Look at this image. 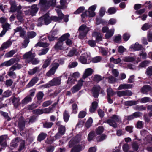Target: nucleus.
Wrapping results in <instances>:
<instances>
[{
  "instance_id": "obj_1",
  "label": "nucleus",
  "mask_w": 152,
  "mask_h": 152,
  "mask_svg": "<svg viewBox=\"0 0 152 152\" xmlns=\"http://www.w3.org/2000/svg\"><path fill=\"white\" fill-rule=\"evenodd\" d=\"M107 122L110 126L116 128L117 123L121 122V119L118 116L114 115L107 121Z\"/></svg>"
},
{
  "instance_id": "obj_2",
  "label": "nucleus",
  "mask_w": 152,
  "mask_h": 152,
  "mask_svg": "<svg viewBox=\"0 0 152 152\" xmlns=\"http://www.w3.org/2000/svg\"><path fill=\"white\" fill-rule=\"evenodd\" d=\"M51 21V18L49 17L48 14H46L39 19L38 20L37 26H41L44 23L47 25L50 23Z\"/></svg>"
},
{
  "instance_id": "obj_3",
  "label": "nucleus",
  "mask_w": 152,
  "mask_h": 152,
  "mask_svg": "<svg viewBox=\"0 0 152 152\" xmlns=\"http://www.w3.org/2000/svg\"><path fill=\"white\" fill-rule=\"evenodd\" d=\"M90 30L89 28L87 27L86 25L83 24L81 25L79 28V38L80 39H83L84 38Z\"/></svg>"
},
{
  "instance_id": "obj_4",
  "label": "nucleus",
  "mask_w": 152,
  "mask_h": 152,
  "mask_svg": "<svg viewBox=\"0 0 152 152\" xmlns=\"http://www.w3.org/2000/svg\"><path fill=\"white\" fill-rule=\"evenodd\" d=\"M61 79L60 78H55L50 81L48 83L43 85L42 88H46L51 86H58L61 84Z\"/></svg>"
},
{
  "instance_id": "obj_5",
  "label": "nucleus",
  "mask_w": 152,
  "mask_h": 152,
  "mask_svg": "<svg viewBox=\"0 0 152 152\" xmlns=\"http://www.w3.org/2000/svg\"><path fill=\"white\" fill-rule=\"evenodd\" d=\"M84 81L82 78H80L77 82V84L73 86L71 88V90L72 92L75 93L80 90L83 86Z\"/></svg>"
},
{
  "instance_id": "obj_6",
  "label": "nucleus",
  "mask_w": 152,
  "mask_h": 152,
  "mask_svg": "<svg viewBox=\"0 0 152 152\" xmlns=\"http://www.w3.org/2000/svg\"><path fill=\"white\" fill-rule=\"evenodd\" d=\"M56 125L59 127L58 132L55 135L56 138L57 139L59 138L61 136L64 134L65 132V128L64 126L60 124L59 122H57Z\"/></svg>"
},
{
  "instance_id": "obj_7",
  "label": "nucleus",
  "mask_w": 152,
  "mask_h": 152,
  "mask_svg": "<svg viewBox=\"0 0 152 152\" xmlns=\"http://www.w3.org/2000/svg\"><path fill=\"white\" fill-rule=\"evenodd\" d=\"M32 49L31 51L26 53L23 56V58L25 59L28 62H30L35 56V53H32Z\"/></svg>"
},
{
  "instance_id": "obj_8",
  "label": "nucleus",
  "mask_w": 152,
  "mask_h": 152,
  "mask_svg": "<svg viewBox=\"0 0 152 152\" xmlns=\"http://www.w3.org/2000/svg\"><path fill=\"white\" fill-rule=\"evenodd\" d=\"M90 59V54L85 53L83 54L79 58L80 61L83 64H88L90 62L88 60Z\"/></svg>"
},
{
  "instance_id": "obj_9",
  "label": "nucleus",
  "mask_w": 152,
  "mask_h": 152,
  "mask_svg": "<svg viewBox=\"0 0 152 152\" xmlns=\"http://www.w3.org/2000/svg\"><path fill=\"white\" fill-rule=\"evenodd\" d=\"M55 10L57 13L58 17L56 16L51 17H50L51 20L55 22H59L60 20L62 19L63 17V15L61 13L60 9H59L58 8H57Z\"/></svg>"
},
{
  "instance_id": "obj_10",
  "label": "nucleus",
  "mask_w": 152,
  "mask_h": 152,
  "mask_svg": "<svg viewBox=\"0 0 152 152\" xmlns=\"http://www.w3.org/2000/svg\"><path fill=\"white\" fill-rule=\"evenodd\" d=\"M80 74L78 72H75L72 74L70 75V77L68 79L67 83L72 85L75 83V78L77 77H78L80 76Z\"/></svg>"
},
{
  "instance_id": "obj_11",
  "label": "nucleus",
  "mask_w": 152,
  "mask_h": 152,
  "mask_svg": "<svg viewBox=\"0 0 152 152\" xmlns=\"http://www.w3.org/2000/svg\"><path fill=\"white\" fill-rule=\"evenodd\" d=\"M117 95L119 97L125 96H130L132 95V92L129 90L121 91L117 93Z\"/></svg>"
},
{
  "instance_id": "obj_12",
  "label": "nucleus",
  "mask_w": 152,
  "mask_h": 152,
  "mask_svg": "<svg viewBox=\"0 0 152 152\" xmlns=\"http://www.w3.org/2000/svg\"><path fill=\"white\" fill-rule=\"evenodd\" d=\"M93 72V70L91 68L86 69L83 75V78L85 79L91 75Z\"/></svg>"
},
{
  "instance_id": "obj_13",
  "label": "nucleus",
  "mask_w": 152,
  "mask_h": 152,
  "mask_svg": "<svg viewBox=\"0 0 152 152\" xmlns=\"http://www.w3.org/2000/svg\"><path fill=\"white\" fill-rule=\"evenodd\" d=\"M12 42L10 40H8L3 43L0 48V50H3L4 49L9 48L12 45Z\"/></svg>"
},
{
  "instance_id": "obj_14",
  "label": "nucleus",
  "mask_w": 152,
  "mask_h": 152,
  "mask_svg": "<svg viewBox=\"0 0 152 152\" xmlns=\"http://www.w3.org/2000/svg\"><path fill=\"white\" fill-rule=\"evenodd\" d=\"M142 45L139 44L137 42L132 45L130 47V49H132L131 50L134 51L140 50L142 49Z\"/></svg>"
},
{
  "instance_id": "obj_15",
  "label": "nucleus",
  "mask_w": 152,
  "mask_h": 152,
  "mask_svg": "<svg viewBox=\"0 0 152 152\" xmlns=\"http://www.w3.org/2000/svg\"><path fill=\"white\" fill-rule=\"evenodd\" d=\"M15 61V59L14 58H12L10 60L6 61L2 64L0 65L1 66H10L14 64Z\"/></svg>"
},
{
  "instance_id": "obj_16",
  "label": "nucleus",
  "mask_w": 152,
  "mask_h": 152,
  "mask_svg": "<svg viewBox=\"0 0 152 152\" xmlns=\"http://www.w3.org/2000/svg\"><path fill=\"white\" fill-rule=\"evenodd\" d=\"M100 89V87L99 86H94L92 89V92L94 96L97 97L99 94V91Z\"/></svg>"
},
{
  "instance_id": "obj_17",
  "label": "nucleus",
  "mask_w": 152,
  "mask_h": 152,
  "mask_svg": "<svg viewBox=\"0 0 152 152\" xmlns=\"http://www.w3.org/2000/svg\"><path fill=\"white\" fill-rule=\"evenodd\" d=\"M63 45V42L59 39L58 41L55 45L54 48L56 50H62L64 49Z\"/></svg>"
},
{
  "instance_id": "obj_18",
  "label": "nucleus",
  "mask_w": 152,
  "mask_h": 152,
  "mask_svg": "<svg viewBox=\"0 0 152 152\" xmlns=\"http://www.w3.org/2000/svg\"><path fill=\"white\" fill-rule=\"evenodd\" d=\"M93 37H96V41L97 42L102 41V40L101 34L97 32H94L92 34Z\"/></svg>"
},
{
  "instance_id": "obj_19",
  "label": "nucleus",
  "mask_w": 152,
  "mask_h": 152,
  "mask_svg": "<svg viewBox=\"0 0 152 152\" xmlns=\"http://www.w3.org/2000/svg\"><path fill=\"white\" fill-rule=\"evenodd\" d=\"M114 31L115 29L114 28L108 30L105 35L106 39H108L113 36L114 34Z\"/></svg>"
},
{
  "instance_id": "obj_20",
  "label": "nucleus",
  "mask_w": 152,
  "mask_h": 152,
  "mask_svg": "<svg viewBox=\"0 0 152 152\" xmlns=\"http://www.w3.org/2000/svg\"><path fill=\"white\" fill-rule=\"evenodd\" d=\"M20 99L19 97H14L12 99V103H13L14 107H17L20 104Z\"/></svg>"
},
{
  "instance_id": "obj_21",
  "label": "nucleus",
  "mask_w": 152,
  "mask_h": 152,
  "mask_svg": "<svg viewBox=\"0 0 152 152\" xmlns=\"http://www.w3.org/2000/svg\"><path fill=\"white\" fill-rule=\"evenodd\" d=\"M98 104V103L96 101L93 102L92 103L91 106L89 109L90 112H94L97 107Z\"/></svg>"
},
{
  "instance_id": "obj_22",
  "label": "nucleus",
  "mask_w": 152,
  "mask_h": 152,
  "mask_svg": "<svg viewBox=\"0 0 152 152\" xmlns=\"http://www.w3.org/2000/svg\"><path fill=\"white\" fill-rule=\"evenodd\" d=\"M49 45V44L48 43L46 42H42V40H41L35 45V47H37L38 46L42 47H48Z\"/></svg>"
},
{
  "instance_id": "obj_23",
  "label": "nucleus",
  "mask_w": 152,
  "mask_h": 152,
  "mask_svg": "<svg viewBox=\"0 0 152 152\" xmlns=\"http://www.w3.org/2000/svg\"><path fill=\"white\" fill-rule=\"evenodd\" d=\"M135 60V58L130 56L124 57L122 59L123 61L126 62H132Z\"/></svg>"
},
{
  "instance_id": "obj_24",
  "label": "nucleus",
  "mask_w": 152,
  "mask_h": 152,
  "mask_svg": "<svg viewBox=\"0 0 152 152\" xmlns=\"http://www.w3.org/2000/svg\"><path fill=\"white\" fill-rule=\"evenodd\" d=\"M6 137L5 136L0 137V144L3 147H4L7 145V143L5 142Z\"/></svg>"
},
{
  "instance_id": "obj_25",
  "label": "nucleus",
  "mask_w": 152,
  "mask_h": 152,
  "mask_svg": "<svg viewBox=\"0 0 152 152\" xmlns=\"http://www.w3.org/2000/svg\"><path fill=\"white\" fill-rule=\"evenodd\" d=\"M83 148L82 146L79 145L73 148L71 152H79Z\"/></svg>"
},
{
  "instance_id": "obj_26",
  "label": "nucleus",
  "mask_w": 152,
  "mask_h": 152,
  "mask_svg": "<svg viewBox=\"0 0 152 152\" xmlns=\"http://www.w3.org/2000/svg\"><path fill=\"white\" fill-rule=\"evenodd\" d=\"M38 8L36 5H33L32 7L30 9V11L31 13V15L33 16L38 11Z\"/></svg>"
},
{
  "instance_id": "obj_27",
  "label": "nucleus",
  "mask_w": 152,
  "mask_h": 152,
  "mask_svg": "<svg viewBox=\"0 0 152 152\" xmlns=\"http://www.w3.org/2000/svg\"><path fill=\"white\" fill-rule=\"evenodd\" d=\"M51 61V59L49 58L46 59L44 62V63L42 66L43 68H45L47 67L50 64Z\"/></svg>"
},
{
  "instance_id": "obj_28",
  "label": "nucleus",
  "mask_w": 152,
  "mask_h": 152,
  "mask_svg": "<svg viewBox=\"0 0 152 152\" xmlns=\"http://www.w3.org/2000/svg\"><path fill=\"white\" fill-rule=\"evenodd\" d=\"M151 91V88L148 86H145L142 89V92L143 93H147L148 91Z\"/></svg>"
},
{
  "instance_id": "obj_29",
  "label": "nucleus",
  "mask_w": 152,
  "mask_h": 152,
  "mask_svg": "<svg viewBox=\"0 0 152 152\" xmlns=\"http://www.w3.org/2000/svg\"><path fill=\"white\" fill-rule=\"evenodd\" d=\"M69 37V33H66L63 35L59 39L63 42V41L67 39Z\"/></svg>"
},
{
  "instance_id": "obj_30",
  "label": "nucleus",
  "mask_w": 152,
  "mask_h": 152,
  "mask_svg": "<svg viewBox=\"0 0 152 152\" xmlns=\"http://www.w3.org/2000/svg\"><path fill=\"white\" fill-rule=\"evenodd\" d=\"M39 69L38 67H36L32 69H30L28 71V73L30 75H33L37 72L39 71Z\"/></svg>"
},
{
  "instance_id": "obj_31",
  "label": "nucleus",
  "mask_w": 152,
  "mask_h": 152,
  "mask_svg": "<svg viewBox=\"0 0 152 152\" xmlns=\"http://www.w3.org/2000/svg\"><path fill=\"white\" fill-rule=\"evenodd\" d=\"M131 87V86L129 84H124L120 85L118 88V90L125 89L129 88Z\"/></svg>"
},
{
  "instance_id": "obj_32",
  "label": "nucleus",
  "mask_w": 152,
  "mask_h": 152,
  "mask_svg": "<svg viewBox=\"0 0 152 152\" xmlns=\"http://www.w3.org/2000/svg\"><path fill=\"white\" fill-rule=\"evenodd\" d=\"M49 50V48H47L40 50L39 51L38 54L39 56L45 55L47 53Z\"/></svg>"
},
{
  "instance_id": "obj_33",
  "label": "nucleus",
  "mask_w": 152,
  "mask_h": 152,
  "mask_svg": "<svg viewBox=\"0 0 152 152\" xmlns=\"http://www.w3.org/2000/svg\"><path fill=\"white\" fill-rule=\"evenodd\" d=\"M32 98L30 96H26L23 99L22 101V103L23 104H27L29 102H31Z\"/></svg>"
},
{
  "instance_id": "obj_34",
  "label": "nucleus",
  "mask_w": 152,
  "mask_h": 152,
  "mask_svg": "<svg viewBox=\"0 0 152 152\" xmlns=\"http://www.w3.org/2000/svg\"><path fill=\"white\" fill-rule=\"evenodd\" d=\"M114 42L116 43H121V35H120L118 34L117 36H114Z\"/></svg>"
},
{
  "instance_id": "obj_35",
  "label": "nucleus",
  "mask_w": 152,
  "mask_h": 152,
  "mask_svg": "<svg viewBox=\"0 0 152 152\" xmlns=\"http://www.w3.org/2000/svg\"><path fill=\"white\" fill-rule=\"evenodd\" d=\"M38 79L35 78L33 79L27 85L28 87H29L33 86L37 81Z\"/></svg>"
},
{
  "instance_id": "obj_36",
  "label": "nucleus",
  "mask_w": 152,
  "mask_h": 152,
  "mask_svg": "<svg viewBox=\"0 0 152 152\" xmlns=\"http://www.w3.org/2000/svg\"><path fill=\"white\" fill-rule=\"evenodd\" d=\"M125 104L126 105L132 106L137 104V102L135 101H129L125 102Z\"/></svg>"
},
{
  "instance_id": "obj_37",
  "label": "nucleus",
  "mask_w": 152,
  "mask_h": 152,
  "mask_svg": "<svg viewBox=\"0 0 152 152\" xmlns=\"http://www.w3.org/2000/svg\"><path fill=\"white\" fill-rule=\"evenodd\" d=\"M152 27V25L148 23H146L143 25L142 27V30L145 31L148 30Z\"/></svg>"
},
{
  "instance_id": "obj_38",
  "label": "nucleus",
  "mask_w": 152,
  "mask_h": 152,
  "mask_svg": "<svg viewBox=\"0 0 152 152\" xmlns=\"http://www.w3.org/2000/svg\"><path fill=\"white\" fill-rule=\"evenodd\" d=\"M59 66V64L58 63L55 61L53 62L51 65L52 69L56 71V69Z\"/></svg>"
},
{
  "instance_id": "obj_39",
  "label": "nucleus",
  "mask_w": 152,
  "mask_h": 152,
  "mask_svg": "<svg viewBox=\"0 0 152 152\" xmlns=\"http://www.w3.org/2000/svg\"><path fill=\"white\" fill-rule=\"evenodd\" d=\"M36 33L34 31L28 32L27 33V36L29 38H33L36 35Z\"/></svg>"
},
{
  "instance_id": "obj_40",
  "label": "nucleus",
  "mask_w": 152,
  "mask_h": 152,
  "mask_svg": "<svg viewBox=\"0 0 152 152\" xmlns=\"http://www.w3.org/2000/svg\"><path fill=\"white\" fill-rule=\"evenodd\" d=\"M95 134L93 132H91L89 134L88 137V139L89 141H91L95 136Z\"/></svg>"
},
{
  "instance_id": "obj_41",
  "label": "nucleus",
  "mask_w": 152,
  "mask_h": 152,
  "mask_svg": "<svg viewBox=\"0 0 152 152\" xmlns=\"http://www.w3.org/2000/svg\"><path fill=\"white\" fill-rule=\"evenodd\" d=\"M64 116V120L65 122H67L69 120V116L68 112L65 110L63 114Z\"/></svg>"
},
{
  "instance_id": "obj_42",
  "label": "nucleus",
  "mask_w": 152,
  "mask_h": 152,
  "mask_svg": "<svg viewBox=\"0 0 152 152\" xmlns=\"http://www.w3.org/2000/svg\"><path fill=\"white\" fill-rule=\"evenodd\" d=\"M104 128L102 126L98 127L96 130V133L97 135L101 134L103 132Z\"/></svg>"
},
{
  "instance_id": "obj_43",
  "label": "nucleus",
  "mask_w": 152,
  "mask_h": 152,
  "mask_svg": "<svg viewBox=\"0 0 152 152\" xmlns=\"http://www.w3.org/2000/svg\"><path fill=\"white\" fill-rule=\"evenodd\" d=\"M3 30L7 31L10 28V25L7 23H4L2 25Z\"/></svg>"
},
{
  "instance_id": "obj_44",
  "label": "nucleus",
  "mask_w": 152,
  "mask_h": 152,
  "mask_svg": "<svg viewBox=\"0 0 152 152\" xmlns=\"http://www.w3.org/2000/svg\"><path fill=\"white\" fill-rule=\"evenodd\" d=\"M47 134L45 133H41L39 134L38 137V140L39 141H41L44 140L46 137Z\"/></svg>"
},
{
  "instance_id": "obj_45",
  "label": "nucleus",
  "mask_w": 152,
  "mask_h": 152,
  "mask_svg": "<svg viewBox=\"0 0 152 152\" xmlns=\"http://www.w3.org/2000/svg\"><path fill=\"white\" fill-rule=\"evenodd\" d=\"M22 67V66L18 64H16L13 66L11 67V70H16L19 69Z\"/></svg>"
},
{
  "instance_id": "obj_46",
  "label": "nucleus",
  "mask_w": 152,
  "mask_h": 152,
  "mask_svg": "<svg viewBox=\"0 0 152 152\" xmlns=\"http://www.w3.org/2000/svg\"><path fill=\"white\" fill-rule=\"evenodd\" d=\"M14 70H11V68L10 70L7 73V75L10 76L12 77L13 78L16 77V75L15 73L13 72Z\"/></svg>"
},
{
  "instance_id": "obj_47",
  "label": "nucleus",
  "mask_w": 152,
  "mask_h": 152,
  "mask_svg": "<svg viewBox=\"0 0 152 152\" xmlns=\"http://www.w3.org/2000/svg\"><path fill=\"white\" fill-rule=\"evenodd\" d=\"M11 7L10 12H14L16 9V7L15 2H10Z\"/></svg>"
},
{
  "instance_id": "obj_48",
  "label": "nucleus",
  "mask_w": 152,
  "mask_h": 152,
  "mask_svg": "<svg viewBox=\"0 0 152 152\" xmlns=\"http://www.w3.org/2000/svg\"><path fill=\"white\" fill-rule=\"evenodd\" d=\"M106 78L108 79V82L110 83H113L116 81V79L111 75Z\"/></svg>"
},
{
  "instance_id": "obj_49",
  "label": "nucleus",
  "mask_w": 152,
  "mask_h": 152,
  "mask_svg": "<svg viewBox=\"0 0 152 152\" xmlns=\"http://www.w3.org/2000/svg\"><path fill=\"white\" fill-rule=\"evenodd\" d=\"M116 12V10L115 8L111 7L108 9L107 13H108L110 15H111L114 14Z\"/></svg>"
},
{
  "instance_id": "obj_50",
  "label": "nucleus",
  "mask_w": 152,
  "mask_h": 152,
  "mask_svg": "<svg viewBox=\"0 0 152 152\" xmlns=\"http://www.w3.org/2000/svg\"><path fill=\"white\" fill-rule=\"evenodd\" d=\"M149 61H145L143 62H141L139 66V68H142L145 67L147 65V64L149 63Z\"/></svg>"
},
{
  "instance_id": "obj_51",
  "label": "nucleus",
  "mask_w": 152,
  "mask_h": 152,
  "mask_svg": "<svg viewBox=\"0 0 152 152\" xmlns=\"http://www.w3.org/2000/svg\"><path fill=\"white\" fill-rule=\"evenodd\" d=\"M93 121V119L91 118H90L86 123V127L87 128L89 127L91 125Z\"/></svg>"
},
{
  "instance_id": "obj_52",
  "label": "nucleus",
  "mask_w": 152,
  "mask_h": 152,
  "mask_svg": "<svg viewBox=\"0 0 152 152\" xmlns=\"http://www.w3.org/2000/svg\"><path fill=\"white\" fill-rule=\"evenodd\" d=\"M102 59L100 56H96L93 58L92 61L94 63H96L100 62Z\"/></svg>"
},
{
  "instance_id": "obj_53",
  "label": "nucleus",
  "mask_w": 152,
  "mask_h": 152,
  "mask_svg": "<svg viewBox=\"0 0 152 152\" xmlns=\"http://www.w3.org/2000/svg\"><path fill=\"white\" fill-rule=\"evenodd\" d=\"M15 53V50H12L6 53L5 55V56L7 57H10L12 56Z\"/></svg>"
},
{
  "instance_id": "obj_54",
  "label": "nucleus",
  "mask_w": 152,
  "mask_h": 152,
  "mask_svg": "<svg viewBox=\"0 0 152 152\" xmlns=\"http://www.w3.org/2000/svg\"><path fill=\"white\" fill-rule=\"evenodd\" d=\"M85 8L84 7H80L76 11L74 12V14H76L81 13L84 10Z\"/></svg>"
},
{
  "instance_id": "obj_55",
  "label": "nucleus",
  "mask_w": 152,
  "mask_h": 152,
  "mask_svg": "<svg viewBox=\"0 0 152 152\" xmlns=\"http://www.w3.org/2000/svg\"><path fill=\"white\" fill-rule=\"evenodd\" d=\"M107 96H112L115 93L113 92L112 89L110 88L107 89Z\"/></svg>"
},
{
  "instance_id": "obj_56",
  "label": "nucleus",
  "mask_w": 152,
  "mask_h": 152,
  "mask_svg": "<svg viewBox=\"0 0 152 152\" xmlns=\"http://www.w3.org/2000/svg\"><path fill=\"white\" fill-rule=\"evenodd\" d=\"M73 112L75 114L77 112V104H74L72 105Z\"/></svg>"
},
{
  "instance_id": "obj_57",
  "label": "nucleus",
  "mask_w": 152,
  "mask_h": 152,
  "mask_svg": "<svg viewBox=\"0 0 152 152\" xmlns=\"http://www.w3.org/2000/svg\"><path fill=\"white\" fill-rule=\"evenodd\" d=\"M110 61L111 62H113L115 64H117L121 62V60L119 58L114 59L112 57L110 58Z\"/></svg>"
},
{
  "instance_id": "obj_58",
  "label": "nucleus",
  "mask_w": 152,
  "mask_h": 152,
  "mask_svg": "<svg viewBox=\"0 0 152 152\" xmlns=\"http://www.w3.org/2000/svg\"><path fill=\"white\" fill-rule=\"evenodd\" d=\"M86 113L85 111H81L80 112L78 117L80 118H83L86 115Z\"/></svg>"
},
{
  "instance_id": "obj_59",
  "label": "nucleus",
  "mask_w": 152,
  "mask_h": 152,
  "mask_svg": "<svg viewBox=\"0 0 152 152\" xmlns=\"http://www.w3.org/2000/svg\"><path fill=\"white\" fill-rule=\"evenodd\" d=\"M56 71L51 68L46 73V75L48 76H50L53 75Z\"/></svg>"
},
{
  "instance_id": "obj_60",
  "label": "nucleus",
  "mask_w": 152,
  "mask_h": 152,
  "mask_svg": "<svg viewBox=\"0 0 152 152\" xmlns=\"http://www.w3.org/2000/svg\"><path fill=\"white\" fill-rule=\"evenodd\" d=\"M53 124L52 122H46L43 124V126L45 128H48L51 127Z\"/></svg>"
},
{
  "instance_id": "obj_61",
  "label": "nucleus",
  "mask_w": 152,
  "mask_h": 152,
  "mask_svg": "<svg viewBox=\"0 0 152 152\" xmlns=\"http://www.w3.org/2000/svg\"><path fill=\"white\" fill-rule=\"evenodd\" d=\"M44 94L42 92H39L38 93L37 95V99L38 100L42 99L43 97Z\"/></svg>"
},
{
  "instance_id": "obj_62",
  "label": "nucleus",
  "mask_w": 152,
  "mask_h": 152,
  "mask_svg": "<svg viewBox=\"0 0 152 152\" xmlns=\"http://www.w3.org/2000/svg\"><path fill=\"white\" fill-rule=\"evenodd\" d=\"M0 113L1 115H3L5 118L7 119L8 120H10V118L8 116V113H7L4 112L3 111H0Z\"/></svg>"
},
{
  "instance_id": "obj_63",
  "label": "nucleus",
  "mask_w": 152,
  "mask_h": 152,
  "mask_svg": "<svg viewBox=\"0 0 152 152\" xmlns=\"http://www.w3.org/2000/svg\"><path fill=\"white\" fill-rule=\"evenodd\" d=\"M130 37V35L129 34L125 33L123 36V38L125 41H127L129 40Z\"/></svg>"
},
{
  "instance_id": "obj_64",
  "label": "nucleus",
  "mask_w": 152,
  "mask_h": 152,
  "mask_svg": "<svg viewBox=\"0 0 152 152\" xmlns=\"http://www.w3.org/2000/svg\"><path fill=\"white\" fill-rule=\"evenodd\" d=\"M146 73L148 75H152V66L149 67L147 69Z\"/></svg>"
}]
</instances>
